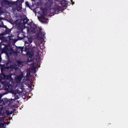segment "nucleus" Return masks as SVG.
Returning a JSON list of instances; mask_svg holds the SVG:
<instances>
[{
	"instance_id": "obj_1",
	"label": "nucleus",
	"mask_w": 128,
	"mask_h": 128,
	"mask_svg": "<svg viewBox=\"0 0 128 128\" xmlns=\"http://www.w3.org/2000/svg\"><path fill=\"white\" fill-rule=\"evenodd\" d=\"M9 81V82L4 84L3 89L6 91L11 92L15 95L16 94L17 92L13 90V89L16 88L18 83L17 81L14 82V80Z\"/></svg>"
},
{
	"instance_id": "obj_2",
	"label": "nucleus",
	"mask_w": 128,
	"mask_h": 128,
	"mask_svg": "<svg viewBox=\"0 0 128 128\" xmlns=\"http://www.w3.org/2000/svg\"><path fill=\"white\" fill-rule=\"evenodd\" d=\"M0 48L2 49V53H5L8 56L9 54H12L14 51L12 48L10 46H6L4 45H2L0 46Z\"/></svg>"
},
{
	"instance_id": "obj_3",
	"label": "nucleus",
	"mask_w": 128,
	"mask_h": 128,
	"mask_svg": "<svg viewBox=\"0 0 128 128\" xmlns=\"http://www.w3.org/2000/svg\"><path fill=\"white\" fill-rule=\"evenodd\" d=\"M3 76L5 79L8 80H14V78H15L14 80H21L23 77V74H21L18 76H16L14 74H11L7 76L4 74H3Z\"/></svg>"
},
{
	"instance_id": "obj_4",
	"label": "nucleus",
	"mask_w": 128,
	"mask_h": 128,
	"mask_svg": "<svg viewBox=\"0 0 128 128\" xmlns=\"http://www.w3.org/2000/svg\"><path fill=\"white\" fill-rule=\"evenodd\" d=\"M21 81V80H14V82L17 81L18 83L17 86H16V91L20 95L22 94V92L25 90L23 84L20 83Z\"/></svg>"
},
{
	"instance_id": "obj_5",
	"label": "nucleus",
	"mask_w": 128,
	"mask_h": 128,
	"mask_svg": "<svg viewBox=\"0 0 128 128\" xmlns=\"http://www.w3.org/2000/svg\"><path fill=\"white\" fill-rule=\"evenodd\" d=\"M41 15L40 18L41 20H42L43 22H44V23H46L48 22L47 21L48 20V19L45 18L44 16H46V13L44 12V11H43L42 13L41 12H40L39 13Z\"/></svg>"
},
{
	"instance_id": "obj_6",
	"label": "nucleus",
	"mask_w": 128,
	"mask_h": 128,
	"mask_svg": "<svg viewBox=\"0 0 128 128\" xmlns=\"http://www.w3.org/2000/svg\"><path fill=\"white\" fill-rule=\"evenodd\" d=\"M9 101L8 99L6 98H4L2 100L0 99V106L2 105H5Z\"/></svg>"
},
{
	"instance_id": "obj_7",
	"label": "nucleus",
	"mask_w": 128,
	"mask_h": 128,
	"mask_svg": "<svg viewBox=\"0 0 128 128\" xmlns=\"http://www.w3.org/2000/svg\"><path fill=\"white\" fill-rule=\"evenodd\" d=\"M26 76L24 77V79L25 80H28V77L30 76V69H28L26 71Z\"/></svg>"
},
{
	"instance_id": "obj_8",
	"label": "nucleus",
	"mask_w": 128,
	"mask_h": 128,
	"mask_svg": "<svg viewBox=\"0 0 128 128\" xmlns=\"http://www.w3.org/2000/svg\"><path fill=\"white\" fill-rule=\"evenodd\" d=\"M45 34L44 32L43 33V34L42 33L40 32L39 33V34L38 37V40H40L44 38V35H45Z\"/></svg>"
},
{
	"instance_id": "obj_9",
	"label": "nucleus",
	"mask_w": 128,
	"mask_h": 128,
	"mask_svg": "<svg viewBox=\"0 0 128 128\" xmlns=\"http://www.w3.org/2000/svg\"><path fill=\"white\" fill-rule=\"evenodd\" d=\"M36 26H34L33 27H32L30 29L28 30V32H32V33L35 32V29L36 28Z\"/></svg>"
},
{
	"instance_id": "obj_10",
	"label": "nucleus",
	"mask_w": 128,
	"mask_h": 128,
	"mask_svg": "<svg viewBox=\"0 0 128 128\" xmlns=\"http://www.w3.org/2000/svg\"><path fill=\"white\" fill-rule=\"evenodd\" d=\"M6 80H5L3 82H2V80H0V88L1 87V86H2V90H4V89H3L4 84L8 82H6ZM0 88L1 89V88Z\"/></svg>"
},
{
	"instance_id": "obj_11",
	"label": "nucleus",
	"mask_w": 128,
	"mask_h": 128,
	"mask_svg": "<svg viewBox=\"0 0 128 128\" xmlns=\"http://www.w3.org/2000/svg\"><path fill=\"white\" fill-rule=\"evenodd\" d=\"M0 2L2 6H4L8 2L6 0H0Z\"/></svg>"
},
{
	"instance_id": "obj_12",
	"label": "nucleus",
	"mask_w": 128,
	"mask_h": 128,
	"mask_svg": "<svg viewBox=\"0 0 128 128\" xmlns=\"http://www.w3.org/2000/svg\"><path fill=\"white\" fill-rule=\"evenodd\" d=\"M18 65L17 66H16L14 65V66H11V67L12 68H14L15 69H16L18 68L17 66H18V67L21 66V64H20V63L18 62Z\"/></svg>"
},
{
	"instance_id": "obj_13",
	"label": "nucleus",
	"mask_w": 128,
	"mask_h": 128,
	"mask_svg": "<svg viewBox=\"0 0 128 128\" xmlns=\"http://www.w3.org/2000/svg\"><path fill=\"white\" fill-rule=\"evenodd\" d=\"M12 111H10L8 110H6V114L8 116L12 114Z\"/></svg>"
},
{
	"instance_id": "obj_14",
	"label": "nucleus",
	"mask_w": 128,
	"mask_h": 128,
	"mask_svg": "<svg viewBox=\"0 0 128 128\" xmlns=\"http://www.w3.org/2000/svg\"><path fill=\"white\" fill-rule=\"evenodd\" d=\"M6 122H4V123H0V126L2 128H6Z\"/></svg>"
},
{
	"instance_id": "obj_15",
	"label": "nucleus",
	"mask_w": 128,
	"mask_h": 128,
	"mask_svg": "<svg viewBox=\"0 0 128 128\" xmlns=\"http://www.w3.org/2000/svg\"><path fill=\"white\" fill-rule=\"evenodd\" d=\"M10 68V67H8L6 68L4 66H2L1 68V70L2 72L3 71L5 70L6 69H8Z\"/></svg>"
},
{
	"instance_id": "obj_16",
	"label": "nucleus",
	"mask_w": 128,
	"mask_h": 128,
	"mask_svg": "<svg viewBox=\"0 0 128 128\" xmlns=\"http://www.w3.org/2000/svg\"><path fill=\"white\" fill-rule=\"evenodd\" d=\"M31 81L30 82V84H27V85L28 87V88H31L32 87V82L33 80H30Z\"/></svg>"
},
{
	"instance_id": "obj_17",
	"label": "nucleus",
	"mask_w": 128,
	"mask_h": 128,
	"mask_svg": "<svg viewBox=\"0 0 128 128\" xmlns=\"http://www.w3.org/2000/svg\"><path fill=\"white\" fill-rule=\"evenodd\" d=\"M28 40L30 42V43L32 42V41L33 40V39L32 37V36L28 37Z\"/></svg>"
},
{
	"instance_id": "obj_18",
	"label": "nucleus",
	"mask_w": 128,
	"mask_h": 128,
	"mask_svg": "<svg viewBox=\"0 0 128 128\" xmlns=\"http://www.w3.org/2000/svg\"><path fill=\"white\" fill-rule=\"evenodd\" d=\"M30 45V44L28 43L27 42H25V46L26 48H28V47Z\"/></svg>"
},
{
	"instance_id": "obj_19",
	"label": "nucleus",
	"mask_w": 128,
	"mask_h": 128,
	"mask_svg": "<svg viewBox=\"0 0 128 128\" xmlns=\"http://www.w3.org/2000/svg\"><path fill=\"white\" fill-rule=\"evenodd\" d=\"M5 119V117H0V121L1 122H4Z\"/></svg>"
},
{
	"instance_id": "obj_20",
	"label": "nucleus",
	"mask_w": 128,
	"mask_h": 128,
	"mask_svg": "<svg viewBox=\"0 0 128 128\" xmlns=\"http://www.w3.org/2000/svg\"><path fill=\"white\" fill-rule=\"evenodd\" d=\"M14 99L13 100L15 101V99H19V98L18 96L16 94L14 95Z\"/></svg>"
},
{
	"instance_id": "obj_21",
	"label": "nucleus",
	"mask_w": 128,
	"mask_h": 128,
	"mask_svg": "<svg viewBox=\"0 0 128 128\" xmlns=\"http://www.w3.org/2000/svg\"><path fill=\"white\" fill-rule=\"evenodd\" d=\"M4 11H3L2 10V7H1L0 8V14L1 13H3L4 12Z\"/></svg>"
},
{
	"instance_id": "obj_22",
	"label": "nucleus",
	"mask_w": 128,
	"mask_h": 128,
	"mask_svg": "<svg viewBox=\"0 0 128 128\" xmlns=\"http://www.w3.org/2000/svg\"><path fill=\"white\" fill-rule=\"evenodd\" d=\"M51 10V11H54V13L55 14H57V13L56 12V9H52Z\"/></svg>"
},
{
	"instance_id": "obj_23",
	"label": "nucleus",
	"mask_w": 128,
	"mask_h": 128,
	"mask_svg": "<svg viewBox=\"0 0 128 128\" xmlns=\"http://www.w3.org/2000/svg\"><path fill=\"white\" fill-rule=\"evenodd\" d=\"M3 110V108L2 107H1L0 108V115L2 114V110Z\"/></svg>"
},
{
	"instance_id": "obj_24",
	"label": "nucleus",
	"mask_w": 128,
	"mask_h": 128,
	"mask_svg": "<svg viewBox=\"0 0 128 128\" xmlns=\"http://www.w3.org/2000/svg\"><path fill=\"white\" fill-rule=\"evenodd\" d=\"M36 68L35 67H33L32 68V70L34 71V72H35V70Z\"/></svg>"
},
{
	"instance_id": "obj_25",
	"label": "nucleus",
	"mask_w": 128,
	"mask_h": 128,
	"mask_svg": "<svg viewBox=\"0 0 128 128\" xmlns=\"http://www.w3.org/2000/svg\"><path fill=\"white\" fill-rule=\"evenodd\" d=\"M18 50H19V51L20 50L21 52H22V48H18Z\"/></svg>"
},
{
	"instance_id": "obj_26",
	"label": "nucleus",
	"mask_w": 128,
	"mask_h": 128,
	"mask_svg": "<svg viewBox=\"0 0 128 128\" xmlns=\"http://www.w3.org/2000/svg\"><path fill=\"white\" fill-rule=\"evenodd\" d=\"M26 4L27 6H28L29 5V4L28 2H26Z\"/></svg>"
},
{
	"instance_id": "obj_27",
	"label": "nucleus",
	"mask_w": 128,
	"mask_h": 128,
	"mask_svg": "<svg viewBox=\"0 0 128 128\" xmlns=\"http://www.w3.org/2000/svg\"><path fill=\"white\" fill-rule=\"evenodd\" d=\"M7 123H6V124L7 125H8L10 123L9 122H6Z\"/></svg>"
},
{
	"instance_id": "obj_28",
	"label": "nucleus",
	"mask_w": 128,
	"mask_h": 128,
	"mask_svg": "<svg viewBox=\"0 0 128 128\" xmlns=\"http://www.w3.org/2000/svg\"><path fill=\"white\" fill-rule=\"evenodd\" d=\"M35 44H36V45L37 46H38L39 45V44H36V42H35Z\"/></svg>"
},
{
	"instance_id": "obj_29",
	"label": "nucleus",
	"mask_w": 128,
	"mask_h": 128,
	"mask_svg": "<svg viewBox=\"0 0 128 128\" xmlns=\"http://www.w3.org/2000/svg\"><path fill=\"white\" fill-rule=\"evenodd\" d=\"M1 60V58L0 56V62Z\"/></svg>"
},
{
	"instance_id": "obj_30",
	"label": "nucleus",
	"mask_w": 128,
	"mask_h": 128,
	"mask_svg": "<svg viewBox=\"0 0 128 128\" xmlns=\"http://www.w3.org/2000/svg\"><path fill=\"white\" fill-rule=\"evenodd\" d=\"M71 0V1L72 2V0Z\"/></svg>"
},
{
	"instance_id": "obj_31",
	"label": "nucleus",
	"mask_w": 128,
	"mask_h": 128,
	"mask_svg": "<svg viewBox=\"0 0 128 128\" xmlns=\"http://www.w3.org/2000/svg\"><path fill=\"white\" fill-rule=\"evenodd\" d=\"M1 18H0V20H1Z\"/></svg>"
},
{
	"instance_id": "obj_32",
	"label": "nucleus",
	"mask_w": 128,
	"mask_h": 128,
	"mask_svg": "<svg viewBox=\"0 0 128 128\" xmlns=\"http://www.w3.org/2000/svg\"><path fill=\"white\" fill-rule=\"evenodd\" d=\"M19 52L18 51V52Z\"/></svg>"
},
{
	"instance_id": "obj_33",
	"label": "nucleus",
	"mask_w": 128,
	"mask_h": 128,
	"mask_svg": "<svg viewBox=\"0 0 128 128\" xmlns=\"http://www.w3.org/2000/svg\"><path fill=\"white\" fill-rule=\"evenodd\" d=\"M48 0L50 1V0Z\"/></svg>"
},
{
	"instance_id": "obj_34",
	"label": "nucleus",
	"mask_w": 128,
	"mask_h": 128,
	"mask_svg": "<svg viewBox=\"0 0 128 128\" xmlns=\"http://www.w3.org/2000/svg\"><path fill=\"white\" fill-rule=\"evenodd\" d=\"M72 4H74V3H72Z\"/></svg>"
},
{
	"instance_id": "obj_35",
	"label": "nucleus",
	"mask_w": 128,
	"mask_h": 128,
	"mask_svg": "<svg viewBox=\"0 0 128 128\" xmlns=\"http://www.w3.org/2000/svg\"><path fill=\"white\" fill-rule=\"evenodd\" d=\"M22 96V97H23V96Z\"/></svg>"
}]
</instances>
